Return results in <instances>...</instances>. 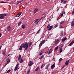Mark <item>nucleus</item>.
Instances as JSON below:
<instances>
[{
    "label": "nucleus",
    "mask_w": 74,
    "mask_h": 74,
    "mask_svg": "<svg viewBox=\"0 0 74 74\" xmlns=\"http://www.w3.org/2000/svg\"><path fill=\"white\" fill-rule=\"evenodd\" d=\"M49 64L47 65L45 68V69H48V67H49Z\"/></svg>",
    "instance_id": "aec40b11"
},
{
    "label": "nucleus",
    "mask_w": 74,
    "mask_h": 74,
    "mask_svg": "<svg viewBox=\"0 0 74 74\" xmlns=\"http://www.w3.org/2000/svg\"><path fill=\"white\" fill-rule=\"evenodd\" d=\"M38 11V9L37 8H36L34 10V13L35 14V13H36V12H37Z\"/></svg>",
    "instance_id": "9b49d317"
},
{
    "label": "nucleus",
    "mask_w": 74,
    "mask_h": 74,
    "mask_svg": "<svg viewBox=\"0 0 74 74\" xmlns=\"http://www.w3.org/2000/svg\"><path fill=\"white\" fill-rule=\"evenodd\" d=\"M40 30H41V29H40L39 30H38V31L37 32V34H38V33H39V32H40Z\"/></svg>",
    "instance_id": "2f4dec72"
},
{
    "label": "nucleus",
    "mask_w": 74,
    "mask_h": 74,
    "mask_svg": "<svg viewBox=\"0 0 74 74\" xmlns=\"http://www.w3.org/2000/svg\"><path fill=\"white\" fill-rule=\"evenodd\" d=\"M23 47V44L21 45L19 48V50H22V47Z\"/></svg>",
    "instance_id": "1a4fd4ad"
},
{
    "label": "nucleus",
    "mask_w": 74,
    "mask_h": 74,
    "mask_svg": "<svg viewBox=\"0 0 74 74\" xmlns=\"http://www.w3.org/2000/svg\"><path fill=\"white\" fill-rule=\"evenodd\" d=\"M22 22L21 21H20L18 24V26H20V25L22 23Z\"/></svg>",
    "instance_id": "412c9836"
},
{
    "label": "nucleus",
    "mask_w": 74,
    "mask_h": 74,
    "mask_svg": "<svg viewBox=\"0 0 74 74\" xmlns=\"http://www.w3.org/2000/svg\"><path fill=\"white\" fill-rule=\"evenodd\" d=\"M1 34L0 33V38H1Z\"/></svg>",
    "instance_id": "5fc2aeb1"
},
{
    "label": "nucleus",
    "mask_w": 74,
    "mask_h": 74,
    "mask_svg": "<svg viewBox=\"0 0 74 74\" xmlns=\"http://www.w3.org/2000/svg\"><path fill=\"white\" fill-rule=\"evenodd\" d=\"M44 67V66H43V65H42L41 67V69H42V68Z\"/></svg>",
    "instance_id": "79ce46f5"
},
{
    "label": "nucleus",
    "mask_w": 74,
    "mask_h": 74,
    "mask_svg": "<svg viewBox=\"0 0 74 74\" xmlns=\"http://www.w3.org/2000/svg\"><path fill=\"white\" fill-rule=\"evenodd\" d=\"M38 19H36L35 20H34V21H35V23H36L37 21H38Z\"/></svg>",
    "instance_id": "a878e982"
},
{
    "label": "nucleus",
    "mask_w": 74,
    "mask_h": 74,
    "mask_svg": "<svg viewBox=\"0 0 74 74\" xmlns=\"http://www.w3.org/2000/svg\"><path fill=\"white\" fill-rule=\"evenodd\" d=\"M59 28H60V29H64V27H63L62 26H60Z\"/></svg>",
    "instance_id": "cd10ccee"
},
{
    "label": "nucleus",
    "mask_w": 74,
    "mask_h": 74,
    "mask_svg": "<svg viewBox=\"0 0 74 74\" xmlns=\"http://www.w3.org/2000/svg\"><path fill=\"white\" fill-rule=\"evenodd\" d=\"M1 66V64H0V67Z\"/></svg>",
    "instance_id": "774afa93"
},
{
    "label": "nucleus",
    "mask_w": 74,
    "mask_h": 74,
    "mask_svg": "<svg viewBox=\"0 0 74 74\" xmlns=\"http://www.w3.org/2000/svg\"><path fill=\"white\" fill-rule=\"evenodd\" d=\"M44 55L42 56L41 57H40L39 58V59H40V60L42 59V58H44Z\"/></svg>",
    "instance_id": "2eb2a0df"
},
{
    "label": "nucleus",
    "mask_w": 74,
    "mask_h": 74,
    "mask_svg": "<svg viewBox=\"0 0 74 74\" xmlns=\"http://www.w3.org/2000/svg\"><path fill=\"white\" fill-rule=\"evenodd\" d=\"M42 18H40V20H41V19H42Z\"/></svg>",
    "instance_id": "69168bd1"
},
{
    "label": "nucleus",
    "mask_w": 74,
    "mask_h": 74,
    "mask_svg": "<svg viewBox=\"0 0 74 74\" xmlns=\"http://www.w3.org/2000/svg\"><path fill=\"white\" fill-rule=\"evenodd\" d=\"M10 59H9L7 62V64H8V63H10Z\"/></svg>",
    "instance_id": "393cba45"
},
{
    "label": "nucleus",
    "mask_w": 74,
    "mask_h": 74,
    "mask_svg": "<svg viewBox=\"0 0 74 74\" xmlns=\"http://www.w3.org/2000/svg\"><path fill=\"white\" fill-rule=\"evenodd\" d=\"M21 3V1H19L17 3V4H19V3Z\"/></svg>",
    "instance_id": "f704fd0d"
},
{
    "label": "nucleus",
    "mask_w": 74,
    "mask_h": 74,
    "mask_svg": "<svg viewBox=\"0 0 74 74\" xmlns=\"http://www.w3.org/2000/svg\"><path fill=\"white\" fill-rule=\"evenodd\" d=\"M67 1H64L63 2V4H66V3H67Z\"/></svg>",
    "instance_id": "473e14b6"
},
{
    "label": "nucleus",
    "mask_w": 74,
    "mask_h": 74,
    "mask_svg": "<svg viewBox=\"0 0 74 74\" xmlns=\"http://www.w3.org/2000/svg\"><path fill=\"white\" fill-rule=\"evenodd\" d=\"M63 48L62 47L60 49V53H61L62 52V51H63V49H62Z\"/></svg>",
    "instance_id": "b1692460"
},
{
    "label": "nucleus",
    "mask_w": 74,
    "mask_h": 74,
    "mask_svg": "<svg viewBox=\"0 0 74 74\" xmlns=\"http://www.w3.org/2000/svg\"><path fill=\"white\" fill-rule=\"evenodd\" d=\"M32 64H33V62L32 61H30L29 63H28L29 66H31Z\"/></svg>",
    "instance_id": "7ed1b4c3"
},
{
    "label": "nucleus",
    "mask_w": 74,
    "mask_h": 74,
    "mask_svg": "<svg viewBox=\"0 0 74 74\" xmlns=\"http://www.w3.org/2000/svg\"><path fill=\"white\" fill-rule=\"evenodd\" d=\"M49 51L51 52H52V49H51Z\"/></svg>",
    "instance_id": "37998d69"
},
{
    "label": "nucleus",
    "mask_w": 74,
    "mask_h": 74,
    "mask_svg": "<svg viewBox=\"0 0 74 74\" xmlns=\"http://www.w3.org/2000/svg\"><path fill=\"white\" fill-rule=\"evenodd\" d=\"M51 53V52L50 51H49V53H48V54L49 55Z\"/></svg>",
    "instance_id": "ea45409f"
},
{
    "label": "nucleus",
    "mask_w": 74,
    "mask_h": 74,
    "mask_svg": "<svg viewBox=\"0 0 74 74\" xmlns=\"http://www.w3.org/2000/svg\"><path fill=\"white\" fill-rule=\"evenodd\" d=\"M74 41L73 40L72 42L71 43H70L69 45V46H71V45H72L73 44H74Z\"/></svg>",
    "instance_id": "9d476101"
},
{
    "label": "nucleus",
    "mask_w": 74,
    "mask_h": 74,
    "mask_svg": "<svg viewBox=\"0 0 74 74\" xmlns=\"http://www.w3.org/2000/svg\"><path fill=\"white\" fill-rule=\"evenodd\" d=\"M28 45H29V43L27 44V42H25L24 44H23V47L24 48H25V50L26 51L27 50V49L28 48Z\"/></svg>",
    "instance_id": "f257e3e1"
},
{
    "label": "nucleus",
    "mask_w": 74,
    "mask_h": 74,
    "mask_svg": "<svg viewBox=\"0 0 74 74\" xmlns=\"http://www.w3.org/2000/svg\"><path fill=\"white\" fill-rule=\"evenodd\" d=\"M69 60H68L67 61H66V62L65 64L66 65H67V64L68 63H69Z\"/></svg>",
    "instance_id": "6ab92c4d"
},
{
    "label": "nucleus",
    "mask_w": 74,
    "mask_h": 74,
    "mask_svg": "<svg viewBox=\"0 0 74 74\" xmlns=\"http://www.w3.org/2000/svg\"><path fill=\"white\" fill-rule=\"evenodd\" d=\"M64 22V21H62L60 22V24L62 25V24H63Z\"/></svg>",
    "instance_id": "c756f323"
},
{
    "label": "nucleus",
    "mask_w": 74,
    "mask_h": 74,
    "mask_svg": "<svg viewBox=\"0 0 74 74\" xmlns=\"http://www.w3.org/2000/svg\"><path fill=\"white\" fill-rule=\"evenodd\" d=\"M65 67V66H64V65L63 66V67H62V69H64V68Z\"/></svg>",
    "instance_id": "c03bdc74"
},
{
    "label": "nucleus",
    "mask_w": 74,
    "mask_h": 74,
    "mask_svg": "<svg viewBox=\"0 0 74 74\" xmlns=\"http://www.w3.org/2000/svg\"><path fill=\"white\" fill-rule=\"evenodd\" d=\"M59 41V39H57V40H55V44H57Z\"/></svg>",
    "instance_id": "39448f33"
},
{
    "label": "nucleus",
    "mask_w": 74,
    "mask_h": 74,
    "mask_svg": "<svg viewBox=\"0 0 74 74\" xmlns=\"http://www.w3.org/2000/svg\"><path fill=\"white\" fill-rule=\"evenodd\" d=\"M6 66H7V64H5V65H4V67H5Z\"/></svg>",
    "instance_id": "09e8293b"
},
{
    "label": "nucleus",
    "mask_w": 74,
    "mask_h": 74,
    "mask_svg": "<svg viewBox=\"0 0 74 74\" xmlns=\"http://www.w3.org/2000/svg\"><path fill=\"white\" fill-rule=\"evenodd\" d=\"M74 10H73L72 12V14L74 15Z\"/></svg>",
    "instance_id": "a18cd8bd"
},
{
    "label": "nucleus",
    "mask_w": 74,
    "mask_h": 74,
    "mask_svg": "<svg viewBox=\"0 0 74 74\" xmlns=\"http://www.w3.org/2000/svg\"><path fill=\"white\" fill-rule=\"evenodd\" d=\"M63 31H61V36H63Z\"/></svg>",
    "instance_id": "c9c22d12"
},
{
    "label": "nucleus",
    "mask_w": 74,
    "mask_h": 74,
    "mask_svg": "<svg viewBox=\"0 0 74 74\" xmlns=\"http://www.w3.org/2000/svg\"><path fill=\"white\" fill-rule=\"evenodd\" d=\"M32 42H31L29 43V47H30L32 46Z\"/></svg>",
    "instance_id": "a211bd4d"
},
{
    "label": "nucleus",
    "mask_w": 74,
    "mask_h": 74,
    "mask_svg": "<svg viewBox=\"0 0 74 74\" xmlns=\"http://www.w3.org/2000/svg\"><path fill=\"white\" fill-rule=\"evenodd\" d=\"M66 39H67V38L66 37H65L62 40V42H64V41H66Z\"/></svg>",
    "instance_id": "ddd939ff"
},
{
    "label": "nucleus",
    "mask_w": 74,
    "mask_h": 74,
    "mask_svg": "<svg viewBox=\"0 0 74 74\" xmlns=\"http://www.w3.org/2000/svg\"><path fill=\"white\" fill-rule=\"evenodd\" d=\"M1 3H6V2L3 1H1Z\"/></svg>",
    "instance_id": "58836bf2"
},
{
    "label": "nucleus",
    "mask_w": 74,
    "mask_h": 74,
    "mask_svg": "<svg viewBox=\"0 0 74 74\" xmlns=\"http://www.w3.org/2000/svg\"><path fill=\"white\" fill-rule=\"evenodd\" d=\"M11 71V70H8L6 72L7 73H10Z\"/></svg>",
    "instance_id": "7c9ffc66"
},
{
    "label": "nucleus",
    "mask_w": 74,
    "mask_h": 74,
    "mask_svg": "<svg viewBox=\"0 0 74 74\" xmlns=\"http://www.w3.org/2000/svg\"><path fill=\"white\" fill-rule=\"evenodd\" d=\"M43 43H44L42 42L41 43H40V44H41L42 45V44H43Z\"/></svg>",
    "instance_id": "13d9d810"
},
{
    "label": "nucleus",
    "mask_w": 74,
    "mask_h": 74,
    "mask_svg": "<svg viewBox=\"0 0 74 74\" xmlns=\"http://www.w3.org/2000/svg\"><path fill=\"white\" fill-rule=\"evenodd\" d=\"M50 26H51L50 24H49L47 27V29H48V28H49V27H50Z\"/></svg>",
    "instance_id": "c85d7f7f"
},
{
    "label": "nucleus",
    "mask_w": 74,
    "mask_h": 74,
    "mask_svg": "<svg viewBox=\"0 0 74 74\" xmlns=\"http://www.w3.org/2000/svg\"><path fill=\"white\" fill-rule=\"evenodd\" d=\"M18 58H21V55L19 56Z\"/></svg>",
    "instance_id": "6e6d98bb"
},
{
    "label": "nucleus",
    "mask_w": 74,
    "mask_h": 74,
    "mask_svg": "<svg viewBox=\"0 0 74 74\" xmlns=\"http://www.w3.org/2000/svg\"><path fill=\"white\" fill-rule=\"evenodd\" d=\"M73 50H74V47H73Z\"/></svg>",
    "instance_id": "338daca9"
},
{
    "label": "nucleus",
    "mask_w": 74,
    "mask_h": 74,
    "mask_svg": "<svg viewBox=\"0 0 74 74\" xmlns=\"http://www.w3.org/2000/svg\"><path fill=\"white\" fill-rule=\"evenodd\" d=\"M61 16L62 17L63 16V13H62L61 15Z\"/></svg>",
    "instance_id": "3c124183"
},
{
    "label": "nucleus",
    "mask_w": 74,
    "mask_h": 74,
    "mask_svg": "<svg viewBox=\"0 0 74 74\" xmlns=\"http://www.w3.org/2000/svg\"><path fill=\"white\" fill-rule=\"evenodd\" d=\"M23 62V60L21 59L20 62V63H22Z\"/></svg>",
    "instance_id": "4c0bfd02"
},
{
    "label": "nucleus",
    "mask_w": 74,
    "mask_h": 74,
    "mask_svg": "<svg viewBox=\"0 0 74 74\" xmlns=\"http://www.w3.org/2000/svg\"><path fill=\"white\" fill-rule=\"evenodd\" d=\"M42 42L43 43H44L45 42V40H43L42 41Z\"/></svg>",
    "instance_id": "49530a36"
},
{
    "label": "nucleus",
    "mask_w": 74,
    "mask_h": 74,
    "mask_svg": "<svg viewBox=\"0 0 74 74\" xmlns=\"http://www.w3.org/2000/svg\"><path fill=\"white\" fill-rule=\"evenodd\" d=\"M63 1H64V0H61V3H62L63 2Z\"/></svg>",
    "instance_id": "a19ab883"
},
{
    "label": "nucleus",
    "mask_w": 74,
    "mask_h": 74,
    "mask_svg": "<svg viewBox=\"0 0 74 74\" xmlns=\"http://www.w3.org/2000/svg\"><path fill=\"white\" fill-rule=\"evenodd\" d=\"M54 27H55V28H56V27H58V25H55L54 26Z\"/></svg>",
    "instance_id": "e433bc0d"
},
{
    "label": "nucleus",
    "mask_w": 74,
    "mask_h": 74,
    "mask_svg": "<svg viewBox=\"0 0 74 74\" xmlns=\"http://www.w3.org/2000/svg\"><path fill=\"white\" fill-rule=\"evenodd\" d=\"M39 21H38L37 22H36V24H38V23Z\"/></svg>",
    "instance_id": "4d7b16f0"
},
{
    "label": "nucleus",
    "mask_w": 74,
    "mask_h": 74,
    "mask_svg": "<svg viewBox=\"0 0 74 74\" xmlns=\"http://www.w3.org/2000/svg\"><path fill=\"white\" fill-rule=\"evenodd\" d=\"M30 70L29 69L28 70V71L27 72V74H29V73H30Z\"/></svg>",
    "instance_id": "4be33fe9"
},
{
    "label": "nucleus",
    "mask_w": 74,
    "mask_h": 74,
    "mask_svg": "<svg viewBox=\"0 0 74 74\" xmlns=\"http://www.w3.org/2000/svg\"><path fill=\"white\" fill-rule=\"evenodd\" d=\"M10 56V54H8L7 56V57H8V56Z\"/></svg>",
    "instance_id": "e2e57ef3"
},
{
    "label": "nucleus",
    "mask_w": 74,
    "mask_h": 74,
    "mask_svg": "<svg viewBox=\"0 0 74 74\" xmlns=\"http://www.w3.org/2000/svg\"><path fill=\"white\" fill-rule=\"evenodd\" d=\"M62 14H65V12H63Z\"/></svg>",
    "instance_id": "8fccbe9b"
},
{
    "label": "nucleus",
    "mask_w": 74,
    "mask_h": 74,
    "mask_svg": "<svg viewBox=\"0 0 74 74\" xmlns=\"http://www.w3.org/2000/svg\"><path fill=\"white\" fill-rule=\"evenodd\" d=\"M43 43H44L42 42L41 43H40V44H41L42 45V44H43Z\"/></svg>",
    "instance_id": "bf43d9fd"
},
{
    "label": "nucleus",
    "mask_w": 74,
    "mask_h": 74,
    "mask_svg": "<svg viewBox=\"0 0 74 74\" xmlns=\"http://www.w3.org/2000/svg\"><path fill=\"white\" fill-rule=\"evenodd\" d=\"M41 45H42L41 44V43H40L39 45V47H41Z\"/></svg>",
    "instance_id": "de8ad7c7"
},
{
    "label": "nucleus",
    "mask_w": 74,
    "mask_h": 74,
    "mask_svg": "<svg viewBox=\"0 0 74 74\" xmlns=\"http://www.w3.org/2000/svg\"><path fill=\"white\" fill-rule=\"evenodd\" d=\"M55 63L51 65V69H53L54 68H55Z\"/></svg>",
    "instance_id": "423d86ee"
},
{
    "label": "nucleus",
    "mask_w": 74,
    "mask_h": 74,
    "mask_svg": "<svg viewBox=\"0 0 74 74\" xmlns=\"http://www.w3.org/2000/svg\"><path fill=\"white\" fill-rule=\"evenodd\" d=\"M6 16V14H0V19H3L4 16Z\"/></svg>",
    "instance_id": "f03ea898"
},
{
    "label": "nucleus",
    "mask_w": 74,
    "mask_h": 74,
    "mask_svg": "<svg viewBox=\"0 0 74 74\" xmlns=\"http://www.w3.org/2000/svg\"><path fill=\"white\" fill-rule=\"evenodd\" d=\"M2 47V46H0V49H1V47Z\"/></svg>",
    "instance_id": "603ef678"
},
{
    "label": "nucleus",
    "mask_w": 74,
    "mask_h": 74,
    "mask_svg": "<svg viewBox=\"0 0 74 74\" xmlns=\"http://www.w3.org/2000/svg\"><path fill=\"white\" fill-rule=\"evenodd\" d=\"M18 67H19V64H17V65H16V67L14 68V71H16V70H17V68H18Z\"/></svg>",
    "instance_id": "20e7f679"
},
{
    "label": "nucleus",
    "mask_w": 74,
    "mask_h": 74,
    "mask_svg": "<svg viewBox=\"0 0 74 74\" xmlns=\"http://www.w3.org/2000/svg\"><path fill=\"white\" fill-rule=\"evenodd\" d=\"M22 12H21L20 13L16 15V17H19L21 14H22Z\"/></svg>",
    "instance_id": "6e6552de"
},
{
    "label": "nucleus",
    "mask_w": 74,
    "mask_h": 74,
    "mask_svg": "<svg viewBox=\"0 0 74 74\" xmlns=\"http://www.w3.org/2000/svg\"><path fill=\"white\" fill-rule=\"evenodd\" d=\"M40 55H42V53H40L39 54Z\"/></svg>",
    "instance_id": "864d4df0"
},
{
    "label": "nucleus",
    "mask_w": 74,
    "mask_h": 74,
    "mask_svg": "<svg viewBox=\"0 0 74 74\" xmlns=\"http://www.w3.org/2000/svg\"><path fill=\"white\" fill-rule=\"evenodd\" d=\"M58 48H59V47L58 46L56 47L55 48V51H56V50H58Z\"/></svg>",
    "instance_id": "5701e85b"
},
{
    "label": "nucleus",
    "mask_w": 74,
    "mask_h": 74,
    "mask_svg": "<svg viewBox=\"0 0 74 74\" xmlns=\"http://www.w3.org/2000/svg\"><path fill=\"white\" fill-rule=\"evenodd\" d=\"M8 30V31H10L11 30V27L10 26H9L8 27H7Z\"/></svg>",
    "instance_id": "0eeeda50"
},
{
    "label": "nucleus",
    "mask_w": 74,
    "mask_h": 74,
    "mask_svg": "<svg viewBox=\"0 0 74 74\" xmlns=\"http://www.w3.org/2000/svg\"><path fill=\"white\" fill-rule=\"evenodd\" d=\"M53 28V26L52 25L49 28V29H48V30H51V29H52Z\"/></svg>",
    "instance_id": "4468645a"
},
{
    "label": "nucleus",
    "mask_w": 74,
    "mask_h": 74,
    "mask_svg": "<svg viewBox=\"0 0 74 74\" xmlns=\"http://www.w3.org/2000/svg\"><path fill=\"white\" fill-rule=\"evenodd\" d=\"M40 68V66H38L35 69V71H37L38 70V69Z\"/></svg>",
    "instance_id": "f8f14e48"
},
{
    "label": "nucleus",
    "mask_w": 74,
    "mask_h": 74,
    "mask_svg": "<svg viewBox=\"0 0 74 74\" xmlns=\"http://www.w3.org/2000/svg\"><path fill=\"white\" fill-rule=\"evenodd\" d=\"M22 27L23 29H25V27H26V25L24 24H23L22 26Z\"/></svg>",
    "instance_id": "dca6fc26"
},
{
    "label": "nucleus",
    "mask_w": 74,
    "mask_h": 74,
    "mask_svg": "<svg viewBox=\"0 0 74 74\" xmlns=\"http://www.w3.org/2000/svg\"><path fill=\"white\" fill-rule=\"evenodd\" d=\"M74 25V21H72L71 23V26H73Z\"/></svg>",
    "instance_id": "f3484780"
},
{
    "label": "nucleus",
    "mask_w": 74,
    "mask_h": 74,
    "mask_svg": "<svg viewBox=\"0 0 74 74\" xmlns=\"http://www.w3.org/2000/svg\"><path fill=\"white\" fill-rule=\"evenodd\" d=\"M5 51H4V52L3 53V55L4 56H5Z\"/></svg>",
    "instance_id": "bb28decb"
},
{
    "label": "nucleus",
    "mask_w": 74,
    "mask_h": 74,
    "mask_svg": "<svg viewBox=\"0 0 74 74\" xmlns=\"http://www.w3.org/2000/svg\"><path fill=\"white\" fill-rule=\"evenodd\" d=\"M18 60H20V58L18 57Z\"/></svg>",
    "instance_id": "680f3d73"
},
{
    "label": "nucleus",
    "mask_w": 74,
    "mask_h": 74,
    "mask_svg": "<svg viewBox=\"0 0 74 74\" xmlns=\"http://www.w3.org/2000/svg\"><path fill=\"white\" fill-rule=\"evenodd\" d=\"M61 60H62V58H60L59 60V62H61Z\"/></svg>",
    "instance_id": "72a5a7b5"
},
{
    "label": "nucleus",
    "mask_w": 74,
    "mask_h": 74,
    "mask_svg": "<svg viewBox=\"0 0 74 74\" xmlns=\"http://www.w3.org/2000/svg\"><path fill=\"white\" fill-rule=\"evenodd\" d=\"M59 9H58L57 10V11H59Z\"/></svg>",
    "instance_id": "0e129e2a"
},
{
    "label": "nucleus",
    "mask_w": 74,
    "mask_h": 74,
    "mask_svg": "<svg viewBox=\"0 0 74 74\" xmlns=\"http://www.w3.org/2000/svg\"><path fill=\"white\" fill-rule=\"evenodd\" d=\"M63 47V45H62V46H61V48H62V47Z\"/></svg>",
    "instance_id": "052dcab7"
}]
</instances>
